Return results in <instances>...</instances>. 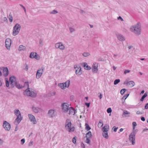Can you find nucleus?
<instances>
[{
  "mask_svg": "<svg viewBox=\"0 0 148 148\" xmlns=\"http://www.w3.org/2000/svg\"><path fill=\"white\" fill-rule=\"evenodd\" d=\"M70 106L71 105L67 103H64L62 104V110L65 113L69 112V114L74 115L77 112L73 108Z\"/></svg>",
  "mask_w": 148,
  "mask_h": 148,
  "instance_id": "obj_1",
  "label": "nucleus"
},
{
  "mask_svg": "<svg viewBox=\"0 0 148 148\" xmlns=\"http://www.w3.org/2000/svg\"><path fill=\"white\" fill-rule=\"evenodd\" d=\"M141 25L140 22L131 26L130 30L136 35L139 36L141 34Z\"/></svg>",
  "mask_w": 148,
  "mask_h": 148,
  "instance_id": "obj_2",
  "label": "nucleus"
},
{
  "mask_svg": "<svg viewBox=\"0 0 148 148\" xmlns=\"http://www.w3.org/2000/svg\"><path fill=\"white\" fill-rule=\"evenodd\" d=\"M72 123L70 120L69 119H67L66 120L65 127L67 130L69 132H72L74 131L75 128L74 127H71Z\"/></svg>",
  "mask_w": 148,
  "mask_h": 148,
  "instance_id": "obj_3",
  "label": "nucleus"
},
{
  "mask_svg": "<svg viewBox=\"0 0 148 148\" xmlns=\"http://www.w3.org/2000/svg\"><path fill=\"white\" fill-rule=\"evenodd\" d=\"M21 29V25L18 23H16L13 27L12 35L15 36L18 35Z\"/></svg>",
  "mask_w": 148,
  "mask_h": 148,
  "instance_id": "obj_4",
  "label": "nucleus"
},
{
  "mask_svg": "<svg viewBox=\"0 0 148 148\" xmlns=\"http://www.w3.org/2000/svg\"><path fill=\"white\" fill-rule=\"evenodd\" d=\"M24 94L25 95L29 96L32 97H35L36 96V93L33 91H31L29 88L27 89L24 92Z\"/></svg>",
  "mask_w": 148,
  "mask_h": 148,
  "instance_id": "obj_5",
  "label": "nucleus"
},
{
  "mask_svg": "<svg viewBox=\"0 0 148 148\" xmlns=\"http://www.w3.org/2000/svg\"><path fill=\"white\" fill-rule=\"evenodd\" d=\"M129 140L133 145L135 144V134L134 132H132L129 136Z\"/></svg>",
  "mask_w": 148,
  "mask_h": 148,
  "instance_id": "obj_6",
  "label": "nucleus"
},
{
  "mask_svg": "<svg viewBox=\"0 0 148 148\" xmlns=\"http://www.w3.org/2000/svg\"><path fill=\"white\" fill-rule=\"evenodd\" d=\"M128 78L126 79L124 82V84L126 85L127 86L132 88L135 85V83L133 81H129Z\"/></svg>",
  "mask_w": 148,
  "mask_h": 148,
  "instance_id": "obj_7",
  "label": "nucleus"
},
{
  "mask_svg": "<svg viewBox=\"0 0 148 148\" xmlns=\"http://www.w3.org/2000/svg\"><path fill=\"white\" fill-rule=\"evenodd\" d=\"M55 47L56 49H59L61 50H64L65 48V46L62 42H59L56 43Z\"/></svg>",
  "mask_w": 148,
  "mask_h": 148,
  "instance_id": "obj_8",
  "label": "nucleus"
},
{
  "mask_svg": "<svg viewBox=\"0 0 148 148\" xmlns=\"http://www.w3.org/2000/svg\"><path fill=\"white\" fill-rule=\"evenodd\" d=\"M98 64L94 62L92 64V72L94 73H97L99 70L98 68Z\"/></svg>",
  "mask_w": 148,
  "mask_h": 148,
  "instance_id": "obj_9",
  "label": "nucleus"
},
{
  "mask_svg": "<svg viewBox=\"0 0 148 148\" xmlns=\"http://www.w3.org/2000/svg\"><path fill=\"white\" fill-rule=\"evenodd\" d=\"M74 68L75 69V74L77 75H80L82 74V70L81 68L79 65H75Z\"/></svg>",
  "mask_w": 148,
  "mask_h": 148,
  "instance_id": "obj_10",
  "label": "nucleus"
},
{
  "mask_svg": "<svg viewBox=\"0 0 148 148\" xmlns=\"http://www.w3.org/2000/svg\"><path fill=\"white\" fill-rule=\"evenodd\" d=\"M56 115V111L54 110L50 109L48 111V117L53 118L55 117Z\"/></svg>",
  "mask_w": 148,
  "mask_h": 148,
  "instance_id": "obj_11",
  "label": "nucleus"
},
{
  "mask_svg": "<svg viewBox=\"0 0 148 148\" xmlns=\"http://www.w3.org/2000/svg\"><path fill=\"white\" fill-rule=\"evenodd\" d=\"M28 116L30 121L34 124H36L37 123L36 119L33 115L31 114H28Z\"/></svg>",
  "mask_w": 148,
  "mask_h": 148,
  "instance_id": "obj_12",
  "label": "nucleus"
},
{
  "mask_svg": "<svg viewBox=\"0 0 148 148\" xmlns=\"http://www.w3.org/2000/svg\"><path fill=\"white\" fill-rule=\"evenodd\" d=\"M3 126L4 129L7 131H9L11 128L10 124L6 121L3 122Z\"/></svg>",
  "mask_w": 148,
  "mask_h": 148,
  "instance_id": "obj_13",
  "label": "nucleus"
},
{
  "mask_svg": "<svg viewBox=\"0 0 148 148\" xmlns=\"http://www.w3.org/2000/svg\"><path fill=\"white\" fill-rule=\"evenodd\" d=\"M11 44V40L9 38H7L6 39L5 41V47L7 49L9 50L10 49V46Z\"/></svg>",
  "mask_w": 148,
  "mask_h": 148,
  "instance_id": "obj_14",
  "label": "nucleus"
},
{
  "mask_svg": "<svg viewBox=\"0 0 148 148\" xmlns=\"http://www.w3.org/2000/svg\"><path fill=\"white\" fill-rule=\"evenodd\" d=\"M43 71L42 69H40L38 70L36 74V78L38 79L40 78L42 76Z\"/></svg>",
  "mask_w": 148,
  "mask_h": 148,
  "instance_id": "obj_15",
  "label": "nucleus"
},
{
  "mask_svg": "<svg viewBox=\"0 0 148 148\" xmlns=\"http://www.w3.org/2000/svg\"><path fill=\"white\" fill-rule=\"evenodd\" d=\"M10 81L11 82L10 84L12 85L13 86H14L15 85V83L16 82V78L14 76H12L10 77Z\"/></svg>",
  "mask_w": 148,
  "mask_h": 148,
  "instance_id": "obj_16",
  "label": "nucleus"
},
{
  "mask_svg": "<svg viewBox=\"0 0 148 148\" xmlns=\"http://www.w3.org/2000/svg\"><path fill=\"white\" fill-rule=\"evenodd\" d=\"M3 70V73L4 76L7 77L9 74V71L8 68L7 67H3L2 68Z\"/></svg>",
  "mask_w": 148,
  "mask_h": 148,
  "instance_id": "obj_17",
  "label": "nucleus"
},
{
  "mask_svg": "<svg viewBox=\"0 0 148 148\" xmlns=\"http://www.w3.org/2000/svg\"><path fill=\"white\" fill-rule=\"evenodd\" d=\"M22 117L21 116H17L15 120L14 123L15 124H18L22 119Z\"/></svg>",
  "mask_w": 148,
  "mask_h": 148,
  "instance_id": "obj_18",
  "label": "nucleus"
},
{
  "mask_svg": "<svg viewBox=\"0 0 148 148\" xmlns=\"http://www.w3.org/2000/svg\"><path fill=\"white\" fill-rule=\"evenodd\" d=\"M117 38L120 41H124L125 40V37L121 34H119L117 35Z\"/></svg>",
  "mask_w": 148,
  "mask_h": 148,
  "instance_id": "obj_19",
  "label": "nucleus"
},
{
  "mask_svg": "<svg viewBox=\"0 0 148 148\" xmlns=\"http://www.w3.org/2000/svg\"><path fill=\"white\" fill-rule=\"evenodd\" d=\"M32 109L33 111L36 113H38L39 111L42 110L40 108L34 106L32 107Z\"/></svg>",
  "mask_w": 148,
  "mask_h": 148,
  "instance_id": "obj_20",
  "label": "nucleus"
},
{
  "mask_svg": "<svg viewBox=\"0 0 148 148\" xmlns=\"http://www.w3.org/2000/svg\"><path fill=\"white\" fill-rule=\"evenodd\" d=\"M27 50L26 47L23 45L19 46L18 48V51H25Z\"/></svg>",
  "mask_w": 148,
  "mask_h": 148,
  "instance_id": "obj_21",
  "label": "nucleus"
},
{
  "mask_svg": "<svg viewBox=\"0 0 148 148\" xmlns=\"http://www.w3.org/2000/svg\"><path fill=\"white\" fill-rule=\"evenodd\" d=\"M14 112L16 116H21V112L18 109H15L14 110Z\"/></svg>",
  "mask_w": 148,
  "mask_h": 148,
  "instance_id": "obj_22",
  "label": "nucleus"
},
{
  "mask_svg": "<svg viewBox=\"0 0 148 148\" xmlns=\"http://www.w3.org/2000/svg\"><path fill=\"white\" fill-rule=\"evenodd\" d=\"M83 66L84 69L87 70H90L91 69V67L88 65L87 64L86 62L83 63Z\"/></svg>",
  "mask_w": 148,
  "mask_h": 148,
  "instance_id": "obj_23",
  "label": "nucleus"
},
{
  "mask_svg": "<svg viewBox=\"0 0 148 148\" xmlns=\"http://www.w3.org/2000/svg\"><path fill=\"white\" fill-rule=\"evenodd\" d=\"M109 130V126L108 125H106L102 128L103 132H107Z\"/></svg>",
  "mask_w": 148,
  "mask_h": 148,
  "instance_id": "obj_24",
  "label": "nucleus"
},
{
  "mask_svg": "<svg viewBox=\"0 0 148 148\" xmlns=\"http://www.w3.org/2000/svg\"><path fill=\"white\" fill-rule=\"evenodd\" d=\"M58 86L61 89L63 90H64L66 88L65 85L63 83H60L58 84Z\"/></svg>",
  "mask_w": 148,
  "mask_h": 148,
  "instance_id": "obj_25",
  "label": "nucleus"
},
{
  "mask_svg": "<svg viewBox=\"0 0 148 148\" xmlns=\"http://www.w3.org/2000/svg\"><path fill=\"white\" fill-rule=\"evenodd\" d=\"M37 53L34 52H32L31 53L29 57L31 58H34Z\"/></svg>",
  "mask_w": 148,
  "mask_h": 148,
  "instance_id": "obj_26",
  "label": "nucleus"
},
{
  "mask_svg": "<svg viewBox=\"0 0 148 148\" xmlns=\"http://www.w3.org/2000/svg\"><path fill=\"white\" fill-rule=\"evenodd\" d=\"M66 88L69 87L70 84V81L69 80L66 81L65 82L63 83Z\"/></svg>",
  "mask_w": 148,
  "mask_h": 148,
  "instance_id": "obj_27",
  "label": "nucleus"
},
{
  "mask_svg": "<svg viewBox=\"0 0 148 148\" xmlns=\"http://www.w3.org/2000/svg\"><path fill=\"white\" fill-rule=\"evenodd\" d=\"M15 85L16 88L18 89L22 88L23 87L22 85H21L19 84L17 82L15 83Z\"/></svg>",
  "mask_w": 148,
  "mask_h": 148,
  "instance_id": "obj_28",
  "label": "nucleus"
},
{
  "mask_svg": "<svg viewBox=\"0 0 148 148\" xmlns=\"http://www.w3.org/2000/svg\"><path fill=\"white\" fill-rule=\"evenodd\" d=\"M92 134L91 132L90 131L88 132L86 134V138H88V137L89 138H91L92 137Z\"/></svg>",
  "mask_w": 148,
  "mask_h": 148,
  "instance_id": "obj_29",
  "label": "nucleus"
},
{
  "mask_svg": "<svg viewBox=\"0 0 148 148\" xmlns=\"http://www.w3.org/2000/svg\"><path fill=\"white\" fill-rule=\"evenodd\" d=\"M103 136L104 137L106 138L107 139L108 138V136L107 132H103Z\"/></svg>",
  "mask_w": 148,
  "mask_h": 148,
  "instance_id": "obj_30",
  "label": "nucleus"
},
{
  "mask_svg": "<svg viewBox=\"0 0 148 148\" xmlns=\"http://www.w3.org/2000/svg\"><path fill=\"white\" fill-rule=\"evenodd\" d=\"M90 55V53L88 52H84L83 53L82 55L84 57H87Z\"/></svg>",
  "mask_w": 148,
  "mask_h": 148,
  "instance_id": "obj_31",
  "label": "nucleus"
},
{
  "mask_svg": "<svg viewBox=\"0 0 148 148\" xmlns=\"http://www.w3.org/2000/svg\"><path fill=\"white\" fill-rule=\"evenodd\" d=\"M85 126L86 127L85 129L87 130L88 131L91 129V127L88 124L86 123L85 124Z\"/></svg>",
  "mask_w": 148,
  "mask_h": 148,
  "instance_id": "obj_32",
  "label": "nucleus"
},
{
  "mask_svg": "<svg viewBox=\"0 0 148 148\" xmlns=\"http://www.w3.org/2000/svg\"><path fill=\"white\" fill-rule=\"evenodd\" d=\"M8 18L9 19V21L11 23L13 21V17L12 16L11 14H10L9 15Z\"/></svg>",
  "mask_w": 148,
  "mask_h": 148,
  "instance_id": "obj_33",
  "label": "nucleus"
},
{
  "mask_svg": "<svg viewBox=\"0 0 148 148\" xmlns=\"http://www.w3.org/2000/svg\"><path fill=\"white\" fill-rule=\"evenodd\" d=\"M103 122L101 121H100L98 124V127L99 128H101L103 126Z\"/></svg>",
  "mask_w": 148,
  "mask_h": 148,
  "instance_id": "obj_34",
  "label": "nucleus"
},
{
  "mask_svg": "<svg viewBox=\"0 0 148 148\" xmlns=\"http://www.w3.org/2000/svg\"><path fill=\"white\" fill-rule=\"evenodd\" d=\"M147 96V93H145L144 95L142 96V97H141V98L140 99V101H143L144 99Z\"/></svg>",
  "mask_w": 148,
  "mask_h": 148,
  "instance_id": "obj_35",
  "label": "nucleus"
},
{
  "mask_svg": "<svg viewBox=\"0 0 148 148\" xmlns=\"http://www.w3.org/2000/svg\"><path fill=\"white\" fill-rule=\"evenodd\" d=\"M69 30H70V32L71 33H72L73 32H74L75 31V29L73 28L72 27H69Z\"/></svg>",
  "mask_w": 148,
  "mask_h": 148,
  "instance_id": "obj_36",
  "label": "nucleus"
},
{
  "mask_svg": "<svg viewBox=\"0 0 148 148\" xmlns=\"http://www.w3.org/2000/svg\"><path fill=\"white\" fill-rule=\"evenodd\" d=\"M120 82V80L119 79H116L114 80V85H116L118 84Z\"/></svg>",
  "mask_w": 148,
  "mask_h": 148,
  "instance_id": "obj_37",
  "label": "nucleus"
},
{
  "mask_svg": "<svg viewBox=\"0 0 148 148\" xmlns=\"http://www.w3.org/2000/svg\"><path fill=\"white\" fill-rule=\"evenodd\" d=\"M91 138H89L88 137V138H86V143L90 144V139Z\"/></svg>",
  "mask_w": 148,
  "mask_h": 148,
  "instance_id": "obj_38",
  "label": "nucleus"
},
{
  "mask_svg": "<svg viewBox=\"0 0 148 148\" xmlns=\"http://www.w3.org/2000/svg\"><path fill=\"white\" fill-rule=\"evenodd\" d=\"M126 90V89L125 88L122 89L120 91V93L122 95L124 94Z\"/></svg>",
  "mask_w": 148,
  "mask_h": 148,
  "instance_id": "obj_39",
  "label": "nucleus"
},
{
  "mask_svg": "<svg viewBox=\"0 0 148 148\" xmlns=\"http://www.w3.org/2000/svg\"><path fill=\"white\" fill-rule=\"evenodd\" d=\"M34 58H35L37 60H39L40 59V56L37 53Z\"/></svg>",
  "mask_w": 148,
  "mask_h": 148,
  "instance_id": "obj_40",
  "label": "nucleus"
},
{
  "mask_svg": "<svg viewBox=\"0 0 148 148\" xmlns=\"http://www.w3.org/2000/svg\"><path fill=\"white\" fill-rule=\"evenodd\" d=\"M133 129L134 130L135 129L136 126L137 125L136 123L135 122H133L132 123Z\"/></svg>",
  "mask_w": 148,
  "mask_h": 148,
  "instance_id": "obj_41",
  "label": "nucleus"
},
{
  "mask_svg": "<svg viewBox=\"0 0 148 148\" xmlns=\"http://www.w3.org/2000/svg\"><path fill=\"white\" fill-rule=\"evenodd\" d=\"M58 13V12L55 10H53L51 12H50V14H55Z\"/></svg>",
  "mask_w": 148,
  "mask_h": 148,
  "instance_id": "obj_42",
  "label": "nucleus"
},
{
  "mask_svg": "<svg viewBox=\"0 0 148 148\" xmlns=\"http://www.w3.org/2000/svg\"><path fill=\"white\" fill-rule=\"evenodd\" d=\"M39 43L41 45L43 46V40L41 39H40L39 41Z\"/></svg>",
  "mask_w": 148,
  "mask_h": 148,
  "instance_id": "obj_43",
  "label": "nucleus"
},
{
  "mask_svg": "<svg viewBox=\"0 0 148 148\" xmlns=\"http://www.w3.org/2000/svg\"><path fill=\"white\" fill-rule=\"evenodd\" d=\"M24 86L25 87H27V88L29 87V83L28 82H25Z\"/></svg>",
  "mask_w": 148,
  "mask_h": 148,
  "instance_id": "obj_44",
  "label": "nucleus"
},
{
  "mask_svg": "<svg viewBox=\"0 0 148 148\" xmlns=\"http://www.w3.org/2000/svg\"><path fill=\"white\" fill-rule=\"evenodd\" d=\"M112 111V110L111 108H109L107 110V111L108 113H111Z\"/></svg>",
  "mask_w": 148,
  "mask_h": 148,
  "instance_id": "obj_45",
  "label": "nucleus"
},
{
  "mask_svg": "<svg viewBox=\"0 0 148 148\" xmlns=\"http://www.w3.org/2000/svg\"><path fill=\"white\" fill-rule=\"evenodd\" d=\"M19 5L23 9L25 13H26V10L25 8L23 5L21 4H19Z\"/></svg>",
  "mask_w": 148,
  "mask_h": 148,
  "instance_id": "obj_46",
  "label": "nucleus"
},
{
  "mask_svg": "<svg viewBox=\"0 0 148 148\" xmlns=\"http://www.w3.org/2000/svg\"><path fill=\"white\" fill-rule=\"evenodd\" d=\"M130 70H125L124 71V74H126L127 73H130Z\"/></svg>",
  "mask_w": 148,
  "mask_h": 148,
  "instance_id": "obj_47",
  "label": "nucleus"
},
{
  "mask_svg": "<svg viewBox=\"0 0 148 148\" xmlns=\"http://www.w3.org/2000/svg\"><path fill=\"white\" fill-rule=\"evenodd\" d=\"M3 20L4 22H7L8 21V20L6 17H4L3 18Z\"/></svg>",
  "mask_w": 148,
  "mask_h": 148,
  "instance_id": "obj_48",
  "label": "nucleus"
},
{
  "mask_svg": "<svg viewBox=\"0 0 148 148\" xmlns=\"http://www.w3.org/2000/svg\"><path fill=\"white\" fill-rule=\"evenodd\" d=\"M6 85L7 87H8L9 86V83L8 80H6Z\"/></svg>",
  "mask_w": 148,
  "mask_h": 148,
  "instance_id": "obj_49",
  "label": "nucleus"
},
{
  "mask_svg": "<svg viewBox=\"0 0 148 148\" xmlns=\"http://www.w3.org/2000/svg\"><path fill=\"white\" fill-rule=\"evenodd\" d=\"M25 68L24 69L27 71L28 70V66L27 64H25Z\"/></svg>",
  "mask_w": 148,
  "mask_h": 148,
  "instance_id": "obj_50",
  "label": "nucleus"
},
{
  "mask_svg": "<svg viewBox=\"0 0 148 148\" xmlns=\"http://www.w3.org/2000/svg\"><path fill=\"white\" fill-rule=\"evenodd\" d=\"M129 94H125L123 98L125 99L127 97L129 96Z\"/></svg>",
  "mask_w": 148,
  "mask_h": 148,
  "instance_id": "obj_51",
  "label": "nucleus"
},
{
  "mask_svg": "<svg viewBox=\"0 0 148 148\" xmlns=\"http://www.w3.org/2000/svg\"><path fill=\"white\" fill-rule=\"evenodd\" d=\"M72 142L74 144H75L76 143V140L75 137H74L72 139Z\"/></svg>",
  "mask_w": 148,
  "mask_h": 148,
  "instance_id": "obj_52",
  "label": "nucleus"
},
{
  "mask_svg": "<svg viewBox=\"0 0 148 148\" xmlns=\"http://www.w3.org/2000/svg\"><path fill=\"white\" fill-rule=\"evenodd\" d=\"M130 114V112L127 111H124V112L123 114Z\"/></svg>",
  "mask_w": 148,
  "mask_h": 148,
  "instance_id": "obj_53",
  "label": "nucleus"
},
{
  "mask_svg": "<svg viewBox=\"0 0 148 148\" xmlns=\"http://www.w3.org/2000/svg\"><path fill=\"white\" fill-rule=\"evenodd\" d=\"M25 139L23 138L21 140V142L22 144H23L25 142Z\"/></svg>",
  "mask_w": 148,
  "mask_h": 148,
  "instance_id": "obj_54",
  "label": "nucleus"
},
{
  "mask_svg": "<svg viewBox=\"0 0 148 148\" xmlns=\"http://www.w3.org/2000/svg\"><path fill=\"white\" fill-rule=\"evenodd\" d=\"M117 19L118 20H121L122 21H123V19L120 16H119L117 18Z\"/></svg>",
  "mask_w": 148,
  "mask_h": 148,
  "instance_id": "obj_55",
  "label": "nucleus"
},
{
  "mask_svg": "<svg viewBox=\"0 0 148 148\" xmlns=\"http://www.w3.org/2000/svg\"><path fill=\"white\" fill-rule=\"evenodd\" d=\"M118 127H116L115 126H114L113 127V128H114V131L115 132H116L117 131V130L118 129Z\"/></svg>",
  "mask_w": 148,
  "mask_h": 148,
  "instance_id": "obj_56",
  "label": "nucleus"
},
{
  "mask_svg": "<svg viewBox=\"0 0 148 148\" xmlns=\"http://www.w3.org/2000/svg\"><path fill=\"white\" fill-rule=\"evenodd\" d=\"M128 48L129 49H130L133 48V46L132 45H129L128 46Z\"/></svg>",
  "mask_w": 148,
  "mask_h": 148,
  "instance_id": "obj_57",
  "label": "nucleus"
},
{
  "mask_svg": "<svg viewBox=\"0 0 148 148\" xmlns=\"http://www.w3.org/2000/svg\"><path fill=\"white\" fill-rule=\"evenodd\" d=\"M136 114H142V113L139 111H138L136 112Z\"/></svg>",
  "mask_w": 148,
  "mask_h": 148,
  "instance_id": "obj_58",
  "label": "nucleus"
},
{
  "mask_svg": "<svg viewBox=\"0 0 148 148\" xmlns=\"http://www.w3.org/2000/svg\"><path fill=\"white\" fill-rule=\"evenodd\" d=\"M148 108V103L146 104L145 106V109H147Z\"/></svg>",
  "mask_w": 148,
  "mask_h": 148,
  "instance_id": "obj_59",
  "label": "nucleus"
},
{
  "mask_svg": "<svg viewBox=\"0 0 148 148\" xmlns=\"http://www.w3.org/2000/svg\"><path fill=\"white\" fill-rule=\"evenodd\" d=\"M141 119L143 121H145V118L144 117H142L141 118Z\"/></svg>",
  "mask_w": 148,
  "mask_h": 148,
  "instance_id": "obj_60",
  "label": "nucleus"
},
{
  "mask_svg": "<svg viewBox=\"0 0 148 148\" xmlns=\"http://www.w3.org/2000/svg\"><path fill=\"white\" fill-rule=\"evenodd\" d=\"M3 142V140L0 138V145L2 144Z\"/></svg>",
  "mask_w": 148,
  "mask_h": 148,
  "instance_id": "obj_61",
  "label": "nucleus"
},
{
  "mask_svg": "<svg viewBox=\"0 0 148 148\" xmlns=\"http://www.w3.org/2000/svg\"><path fill=\"white\" fill-rule=\"evenodd\" d=\"M85 105L87 106L88 107H89L90 106V103H86Z\"/></svg>",
  "mask_w": 148,
  "mask_h": 148,
  "instance_id": "obj_62",
  "label": "nucleus"
},
{
  "mask_svg": "<svg viewBox=\"0 0 148 148\" xmlns=\"http://www.w3.org/2000/svg\"><path fill=\"white\" fill-rule=\"evenodd\" d=\"M2 80L0 78V86H2Z\"/></svg>",
  "mask_w": 148,
  "mask_h": 148,
  "instance_id": "obj_63",
  "label": "nucleus"
},
{
  "mask_svg": "<svg viewBox=\"0 0 148 148\" xmlns=\"http://www.w3.org/2000/svg\"><path fill=\"white\" fill-rule=\"evenodd\" d=\"M33 143V142L32 141H31L29 142V146H31L32 145Z\"/></svg>",
  "mask_w": 148,
  "mask_h": 148,
  "instance_id": "obj_64",
  "label": "nucleus"
}]
</instances>
